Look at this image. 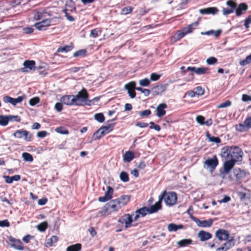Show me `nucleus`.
<instances>
[{
    "mask_svg": "<svg viewBox=\"0 0 251 251\" xmlns=\"http://www.w3.org/2000/svg\"><path fill=\"white\" fill-rule=\"evenodd\" d=\"M113 193V189L110 186L107 187V190L105 192L104 195L107 197H109L110 200L112 197V195Z\"/></svg>",
    "mask_w": 251,
    "mask_h": 251,
    "instance_id": "nucleus-45",
    "label": "nucleus"
},
{
    "mask_svg": "<svg viewBox=\"0 0 251 251\" xmlns=\"http://www.w3.org/2000/svg\"><path fill=\"white\" fill-rule=\"evenodd\" d=\"M48 227V223L47 222H44L37 226V228L40 231L43 232L46 230Z\"/></svg>",
    "mask_w": 251,
    "mask_h": 251,
    "instance_id": "nucleus-38",
    "label": "nucleus"
},
{
    "mask_svg": "<svg viewBox=\"0 0 251 251\" xmlns=\"http://www.w3.org/2000/svg\"><path fill=\"white\" fill-rule=\"evenodd\" d=\"M7 115H0V125L6 126L8 123Z\"/></svg>",
    "mask_w": 251,
    "mask_h": 251,
    "instance_id": "nucleus-37",
    "label": "nucleus"
},
{
    "mask_svg": "<svg viewBox=\"0 0 251 251\" xmlns=\"http://www.w3.org/2000/svg\"><path fill=\"white\" fill-rule=\"evenodd\" d=\"M40 101V99L38 97H35L30 100L29 104L31 106H34L38 103Z\"/></svg>",
    "mask_w": 251,
    "mask_h": 251,
    "instance_id": "nucleus-56",
    "label": "nucleus"
},
{
    "mask_svg": "<svg viewBox=\"0 0 251 251\" xmlns=\"http://www.w3.org/2000/svg\"><path fill=\"white\" fill-rule=\"evenodd\" d=\"M183 228V226L182 225H176L175 224H169L168 225V230L169 231H176L178 229H182Z\"/></svg>",
    "mask_w": 251,
    "mask_h": 251,
    "instance_id": "nucleus-30",
    "label": "nucleus"
},
{
    "mask_svg": "<svg viewBox=\"0 0 251 251\" xmlns=\"http://www.w3.org/2000/svg\"><path fill=\"white\" fill-rule=\"evenodd\" d=\"M219 163L218 160L216 155L212 158L206 160L204 163V167L208 169L210 172H212L215 169Z\"/></svg>",
    "mask_w": 251,
    "mask_h": 251,
    "instance_id": "nucleus-5",
    "label": "nucleus"
},
{
    "mask_svg": "<svg viewBox=\"0 0 251 251\" xmlns=\"http://www.w3.org/2000/svg\"><path fill=\"white\" fill-rule=\"evenodd\" d=\"M192 243V240L190 239H182L181 240L177 242V244L179 247H182L186 246L188 245L191 244Z\"/></svg>",
    "mask_w": 251,
    "mask_h": 251,
    "instance_id": "nucleus-33",
    "label": "nucleus"
},
{
    "mask_svg": "<svg viewBox=\"0 0 251 251\" xmlns=\"http://www.w3.org/2000/svg\"><path fill=\"white\" fill-rule=\"evenodd\" d=\"M61 102L66 105H75V101L74 95H66L62 97L60 100Z\"/></svg>",
    "mask_w": 251,
    "mask_h": 251,
    "instance_id": "nucleus-14",
    "label": "nucleus"
},
{
    "mask_svg": "<svg viewBox=\"0 0 251 251\" xmlns=\"http://www.w3.org/2000/svg\"><path fill=\"white\" fill-rule=\"evenodd\" d=\"M163 199L166 205L173 206L175 204L177 201V195L175 192H170L166 193L164 192L161 198L160 199Z\"/></svg>",
    "mask_w": 251,
    "mask_h": 251,
    "instance_id": "nucleus-3",
    "label": "nucleus"
},
{
    "mask_svg": "<svg viewBox=\"0 0 251 251\" xmlns=\"http://www.w3.org/2000/svg\"><path fill=\"white\" fill-rule=\"evenodd\" d=\"M208 70V69L207 68L205 67L197 68L196 74L199 75L205 74L206 73Z\"/></svg>",
    "mask_w": 251,
    "mask_h": 251,
    "instance_id": "nucleus-43",
    "label": "nucleus"
},
{
    "mask_svg": "<svg viewBox=\"0 0 251 251\" xmlns=\"http://www.w3.org/2000/svg\"><path fill=\"white\" fill-rule=\"evenodd\" d=\"M95 119L100 123H102L104 121V116L101 113L96 114L94 115Z\"/></svg>",
    "mask_w": 251,
    "mask_h": 251,
    "instance_id": "nucleus-42",
    "label": "nucleus"
},
{
    "mask_svg": "<svg viewBox=\"0 0 251 251\" xmlns=\"http://www.w3.org/2000/svg\"><path fill=\"white\" fill-rule=\"evenodd\" d=\"M231 105V102L230 100H226L225 102H224L223 103H222L220 104H219L217 106V107L219 108H225V107H229Z\"/></svg>",
    "mask_w": 251,
    "mask_h": 251,
    "instance_id": "nucleus-50",
    "label": "nucleus"
},
{
    "mask_svg": "<svg viewBox=\"0 0 251 251\" xmlns=\"http://www.w3.org/2000/svg\"><path fill=\"white\" fill-rule=\"evenodd\" d=\"M73 48V45L71 44L70 45L65 46L63 47H60L57 49V51L58 52H68L71 50Z\"/></svg>",
    "mask_w": 251,
    "mask_h": 251,
    "instance_id": "nucleus-35",
    "label": "nucleus"
},
{
    "mask_svg": "<svg viewBox=\"0 0 251 251\" xmlns=\"http://www.w3.org/2000/svg\"><path fill=\"white\" fill-rule=\"evenodd\" d=\"M81 249V245L77 243L68 246L66 249V251H79Z\"/></svg>",
    "mask_w": 251,
    "mask_h": 251,
    "instance_id": "nucleus-32",
    "label": "nucleus"
},
{
    "mask_svg": "<svg viewBox=\"0 0 251 251\" xmlns=\"http://www.w3.org/2000/svg\"><path fill=\"white\" fill-rule=\"evenodd\" d=\"M22 157L25 161L32 162L33 160L32 156L30 153L27 152L23 153Z\"/></svg>",
    "mask_w": 251,
    "mask_h": 251,
    "instance_id": "nucleus-39",
    "label": "nucleus"
},
{
    "mask_svg": "<svg viewBox=\"0 0 251 251\" xmlns=\"http://www.w3.org/2000/svg\"><path fill=\"white\" fill-rule=\"evenodd\" d=\"M236 162L232 159H229L225 161L224 163V172L226 174H228L230 170L234 167Z\"/></svg>",
    "mask_w": 251,
    "mask_h": 251,
    "instance_id": "nucleus-17",
    "label": "nucleus"
},
{
    "mask_svg": "<svg viewBox=\"0 0 251 251\" xmlns=\"http://www.w3.org/2000/svg\"><path fill=\"white\" fill-rule=\"evenodd\" d=\"M54 108L58 112H60L63 108L62 103L61 102H57L55 104Z\"/></svg>",
    "mask_w": 251,
    "mask_h": 251,
    "instance_id": "nucleus-63",
    "label": "nucleus"
},
{
    "mask_svg": "<svg viewBox=\"0 0 251 251\" xmlns=\"http://www.w3.org/2000/svg\"><path fill=\"white\" fill-rule=\"evenodd\" d=\"M251 63V54L246 57L245 60H241L239 64L241 66H244Z\"/></svg>",
    "mask_w": 251,
    "mask_h": 251,
    "instance_id": "nucleus-41",
    "label": "nucleus"
},
{
    "mask_svg": "<svg viewBox=\"0 0 251 251\" xmlns=\"http://www.w3.org/2000/svg\"><path fill=\"white\" fill-rule=\"evenodd\" d=\"M161 208V199L156 202L154 205H151L149 208V214L156 212L158 210Z\"/></svg>",
    "mask_w": 251,
    "mask_h": 251,
    "instance_id": "nucleus-28",
    "label": "nucleus"
},
{
    "mask_svg": "<svg viewBox=\"0 0 251 251\" xmlns=\"http://www.w3.org/2000/svg\"><path fill=\"white\" fill-rule=\"evenodd\" d=\"M196 95H202L204 93V90L201 86H198L195 88V91Z\"/></svg>",
    "mask_w": 251,
    "mask_h": 251,
    "instance_id": "nucleus-59",
    "label": "nucleus"
},
{
    "mask_svg": "<svg viewBox=\"0 0 251 251\" xmlns=\"http://www.w3.org/2000/svg\"><path fill=\"white\" fill-rule=\"evenodd\" d=\"M251 127V117L247 118L243 123L236 126V129L240 132L248 130Z\"/></svg>",
    "mask_w": 251,
    "mask_h": 251,
    "instance_id": "nucleus-7",
    "label": "nucleus"
},
{
    "mask_svg": "<svg viewBox=\"0 0 251 251\" xmlns=\"http://www.w3.org/2000/svg\"><path fill=\"white\" fill-rule=\"evenodd\" d=\"M196 121L200 124L201 125H204L205 118L202 116H198L196 118Z\"/></svg>",
    "mask_w": 251,
    "mask_h": 251,
    "instance_id": "nucleus-57",
    "label": "nucleus"
},
{
    "mask_svg": "<svg viewBox=\"0 0 251 251\" xmlns=\"http://www.w3.org/2000/svg\"><path fill=\"white\" fill-rule=\"evenodd\" d=\"M147 214H149V208L144 207L140 208L135 211V215L134 217V220L137 221L140 217H144Z\"/></svg>",
    "mask_w": 251,
    "mask_h": 251,
    "instance_id": "nucleus-16",
    "label": "nucleus"
},
{
    "mask_svg": "<svg viewBox=\"0 0 251 251\" xmlns=\"http://www.w3.org/2000/svg\"><path fill=\"white\" fill-rule=\"evenodd\" d=\"M248 5L245 3H240L238 7L236 8V14L237 16H240L243 14V12L248 9Z\"/></svg>",
    "mask_w": 251,
    "mask_h": 251,
    "instance_id": "nucleus-25",
    "label": "nucleus"
},
{
    "mask_svg": "<svg viewBox=\"0 0 251 251\" xmlns=\"http://www.w3.org/2000/svg\"><path fill=\"white\" fill-rule=\"evenodd\" d=\"M8 121H14L16 122H19L21 121V118L19 116H13V115H7Z\"/></svg>",
    "mask_w": 251,
    "mask_h": 251,
    "instance_id": "nucleus-52",
    "label": "nucleus"
},
{
    "mask_svg": "<svg viewBox=\"0 0 251 251\" xmlns=\"http://www.w3.org/2000/svg\"><path fill=\"white\" fill-rule=\"evenodd\" d=\"M134 157V153L130 151H126L124 155V160L126 162H130Z\"/></svg>",
    "mask_w": 251,
    "mask_h": 251,
    "instance_id": "nucleus-31",
    "label": "nucleus"
},
{
    "mask_svg": "<svg viewBox=\"0 0 251 251\" xmlns=\"http://www.w3.org/2000/svg\"><path fill=\"white\" fill-rule=\"evenodd\" d=\"M68 10H69V9L66 8L64 9L63 11L65 13V16L67 18V20L70 22H73L75 20V19L73 16L69 14V13L67 12Z\"/></svg>",
    "mask_w": 251,
    "mask_h": 251,
    "instance_id": "nucleus-54",
    "label": "nucleus"
},
{
    "mask_svg": "<svg viewBox=\"0 0 251 251\" xmlns=\"http://www.w3.org/2000/svg\"><path fill=\"white\" fill-rule=\"evenodd\" d=\"M12 135L16 138L23 139L27 142L30 141L33 137L30 132L24 129L16 130Z\"/></svg>",
    "mask_w": 251,
    "mask_h": 251,
    "instance_id": "nucleus-4",
    "label": "nucleus"
},
{
    "mask_svg": "<svg viewBox=\"0 0 251 251\" xmlns=\"http://www.w3.org/2000/svg\"><path fill=\"white\" fill-rule=\"evenodd\" d=\"M206 136L211 142L216 143L217 144H219L221 142V139L219 137L211 136L208 132H206Z\"/></svg>",
    "mask_w": 251,
    "mask_h": 251,
    "instance_id": "nucleus-34",
    "label": "nucleus"
},
{
    "mask_svg": "<svg viewBox=\"0 0 251 251\" xmlns=\"http://www.w3.org/2000/svg\"><path fill=\"white\" fill-rule=\"evenodd\" d=\"M120 178L121 181L124 182H126L129 181L128 174L126 172H122L120 174Z\"/></svg>",
    "mask_w": 251,
    "mask_h": 251,
    "instance_id": "nucleus-36",
    "label": "nucleus"
},
{
    "mask_svg": "<svg viewBox=\"0 0 251 251\" xmlns=\"http://www.w3.org/2000/svg\"><path fill=\"white\" fill-rule=\"evenodd\" d=\"M151 114V111L150 109H147L139 112V116L142 117H147Z\"/></svg>",
    "mask_w": 251,
    "mask_h": 251,
    "instance_id": "nucleus-44",
    "label": "nucleus"
},
{
    "mask_svg": "<svg viewBox=\"0 0 251 251\" xmlns=\"http://www.w3.org/2000/svg\"><path fill=\"white\" fill-rule=\"evenodd\" d=\"M125 224V227L126 228H129L131 226V224L133 221L132 215L127 214L125 215L123 218Z\"/></svg>",
    "mask_w": 251,
    "mask_h": 251,
    "instance_id": "nucleus-27",
    "label": "nucleus"
},
{
    "mask_svg": "<svg viewBox=\"0 0 251 251\" xmlns=\"http://www.w3.org/2000/svg\"><path fill=\"white\" fill-rule=\"evenodd\" d=\"M206 62L208 65H213L217 62V59L214 57H210L206 59Z\"/></svg>",
    "mask_w": 251,
    "mask_h": 251,
    "instance_id": "nucleus-51",
    "label": "nucleus"
},
{
    "mask_svg": "<svg viewBox=\"0 0 251 251\" xmlns=\"http://www.w3.org/2000/svg\"><path fill=\"white\" fill-rule=\"evenodd\" d=\"M24 98V96H20L17 98H13L10 96H6L3 98V101L5 103H10L15 106L17 103L21 102Z\"/></svg>",
    "mask_w": 251,
    "mask_h": 251,
    "instance_id": "nucleus-9",
    "label": "nucleus"
},
{
    "mask_svg": "<svg viewBox=\"0 0 251 251\" xmlns=\"http://www.w3.org/2000/svg\"><path fill=\"white\" fill-rule=\"evenodd\" d=\"M90 36L93 38L97 37L98 36V30L97 28L92 30Z\"/></svg>",
    "mask_w": 251,
    "mask_h": 251,
    "instance_id": "nucleus-64",
    "label": "nucleus"
},
{
    "mask_svg": "<svg viewBox=\"0 0 251 251\" xmlns=\"http://www.w3.org/2000/svg\"><path fill=\"white\" fill-rule=\"evenodd\" d=\"M165 90V87L163 85H157L152 88L151 91L153 95H158Z\"/></svg>",
    "mask_w": 251,
    "mask_h": 251,
    "instance_id": "nucleus-26",
    "label": "nucleus"
},
{
    "mask_svg": "<svg viewBox=\"0 0 251 251\" xmlns=\"http://www.w3.org/2000/svg\"><path fill=\"white\" fill-rule=\"evenodd\" d=\"M117 200L119 201L120 204L122 207L124 205H126L127 202L129 201L130 197L128 195H123L121 196L119 198L117 199Z\"/></svg>",
    "mask_w": 251,
    "mask_h": 251,
    "instance_id": "nucleus-29",
    "label": "nucleus"
},
{
    "mask_svg": "<svg viewBox=\"0 0 251 251\" xmlns=\"http://www.w3.org/2000/svg\"><path fill=\"white\" fill-rule=\"evenodd\" d=\"M24 68L22 69L23 72H27V69L30 70H35V62L34 60H26L23 64Z\"/></svg>",
    "mask_w": 251,
    "mask_h": 251,
    "instance_id": "nucleus-19",
    "label": "nucleus"
},
{
    "mask_svg": "<svg viewBox=\"0 0 251 251\" xmlns=\"http://www.w3.org/2000/svg\"><path fill=\"white\" fill-rule=\"evenodd\" d=\"M198 237L201 241H205L212 237V234L204 230H200L198 233Z\"/></svg>",
    "mask_w": 251,
    "mask_h": 251,
    "instance_id": "nucleus-20",
    "label": "nucleus"
},
{
    "mask_svg": "<svg viewBox=\"0 0 251 251\" xmlns=\"http://www.w3.org/2000/svg\"><path fill=\"white\" fill-rule=\"evenodd\" d=\"M88 94L85 88L78 92L76 95L74 96L75 105L83 106L90 105L92 100H88Z\"/></svg>",
    "mask_w": 251,
    "mask_h": 251,
    "instance_id": "nucleus-1",
    "label": "nucleus"
},
{
    "mask_svg": "<svg viewBox=\"0 0 251 251\" xmlns=\"http://www.w3.org/2000/svg\"><path fill=\"white\" fill-rule=\"evenodd\" d=\"M9 226L10 224L7 220L0 221V227H9Z\"/></svg>",
    "mask_w": 251,
    "mask_h": 251,
    "instance_id": "nucleus-62",
    "label": "nucleus"
},
{
    "mask_svg": "<svg viewBox=\"0 0 251 251\" xmlns=\"http://www.w3.org/2000/svg\"><path fill=\"white\" fill-rule=\"evenodd\" d=\"M51 21V20L47 19L35 24L34 26L39 30H44L50 25Z\"/></svg>",
    "mask_w": 251,
    "mask_h": 251,
    "instance_id": "nucleus-13",
    "label": "nucleus"
},
{
    "mask_svg": "<svg viewBox=\"0 0 251 251\" xmlns=\"http://www.w3.org/2000/svg\"><path fill=\"white\" fill-rule=\"evenodd\" d=\"M160 75L155 73H152L151 75L150 79L152 81H156L159 79Z\"/></svg>",
    "mask_w": 251,
    "mask_h": 251,
    "instance_id": "nucleus-61",
    "label": "nucleus"
},
{
    "mask_svg": "<svg viewBox=\"0 0 251 251\" xmlns=\"http://www.w3.org/2000/svg\"><path fill=\"white\" fill-rule=\"evenodd\" d=\"M136 84L134 81H131L125 85V88L127 90V93L132 99L134 98L136 96V93L134 89L136 88L135 87Z\"/></svg>",
    "mask_w": 251,
    "mask_h": 251,
    "instance_id": "nucleus-10",
    "label": "nucleus"
},
{
    "mask_svg": "<svg viewBox=\"0 0 251 251\" xmlns=\"http://www.w3.org/2000/svg\"><path fill=\"white\" fill-rule=\"evenodd\" d=\"M215 236L219 240H226L229 238V234L225 229H219L216 231Z\"/></svg>",
    "mask_w": 251,
    "mask_h": 251,
    "instance_id": "nucleus-11",
    "label": "nucleus"
},
{
    "mask_svg": "<svg viewBox=\"0 0 251 251\" xmlns=\"http://www.w3.org/2000/svg\"><path fill=\"white\" fill-rule=\"evenodd\" d=\"M66 6L67 7H70L71 9V11H73V10H75V3L73 2V0H69V2H67L66 4Z\"/></svg>",
    "mask_w": 251,
    "mask_h": 251,
    "instance_id": "nucleus-60",
    "label": "nucleus"
},
{
    "mask_svg": "<svg viewBox=\"0 0 251 251\" xmlns=\"http://www.w3.org/2000/svg\"><path fill=\"white\" fill-rule=\"evenodd\" d=\"M226 4L230 8H233L234 10L237 8V4L235 1L233 0H229L227 1L226 2Z\"/></svg>",
    "mask_w": 251,
    "mask_h": 251,
    "instance_id": "nucleus-46",
    "label": "nucleus"
},
{
    "mask_svg": "<svg viewBox=\"0 0 251 251\" xmlns=\"http://www.w3.org/2000/svg\"><path fill=\"white\" fill-rule=\"evenodd\" d=\"M107 208L111 209L112 211H116L122 208L121 205L116 199L112 200L106 204Z\"/></svg>",
    "mask_w": 251,
    "mask_h": 251,
    "instance_id": "nucleus-15",
    "label": "nucleus"
},
{
    "mask_svg": "<svg viewBox=\"0 0 251 251\" xmlns=\"http://www.w3.org/2000/svg\"><path fill=\"white\" fill-rule=\"evenodd\" d=\"M231 147H225L221 150V155L225 159H231Z\"/></svg>",
    "mask_w": 251,
    "mask_h": 251,
    "instance_id": "nucleus-24",
    "label": "nucleus"
},
{
    "mask_svg": "<svg viewBox=\"0 0 251 251\" xmlns=\"http://www.w3.org/2000/svg\"><path fill=\"white\" fill-rule=\"evenodd\" d=\"M231 159L235 162L241 161L242 159L243 153L241 149L238 147H231Z\"/></svg>",
    "mask_w": 251,
    "mask_h": 251,
    "instance_id": "nucleus-6",
    "label": "nucleus"
},
{
    "mask_svg": "<svg viewBox=\"0 0 251 251\" xmlns=\"http://www.w3.org/2000/svg\"><path fill=\"white\" fill-rule=\"evenodd\" d=\"M55 131L57 133H59L62 134H68L69 131L63 127H59L55 129Z\"/></svg>",
    "mask_w": 251,
    "mask_h": 251,
    "instance_id": "nucleus-48",
    "label": "nucleus"
},
{
    "mask_svg": "<svg viewBox=\"0 0 251 251\" xmlns=\"http://www.w3.org/2000/svg\"><path fill=\"white\" fill-rule=\"evenodd\" d=\"M139 83L141 86L146 87L149 85L150 83V81L149 79L146 78L140 80L139 81Z\"/></svg>",
    "mask_w": 251,
    "mask_h": 251,
    "instance_id": "nucleus-47",
    "label": "nucleus"
},
{
    "mask_svg": "<svg viewBox=\"0 0 251 251\" xmlns=\"http://www.w3.org/2000/svg\"><path fill=\"white\" fill-rule=\"evenodd\" d=\"M101 131H98V130H97L96 132H94L93 135V139L94 140H96L100 139L101 137L103 136L104 135H100Z\"/></svg>",
    "mask_w": 251,
    "mask_h": 251,
    "instance_id": "nucleus-58",
    "label": "nucleus"
},
{
    "mask_svg": "<svg viewBox=\"0 0 251 251\" xmlns=\"http://www.w3.org/2000/svg\"><path fill=\"white\" fill-rule=\"evenodd\" d=\"M114 126V124H110L108 126H102L98 129V131H101V135H104L112 130Z\"/></svg>",
    "mask_w": 251,
    "mask_h": 251,
    "instance_id": "nucleus-23",
    "label": "nucleus"
},
{
    "mask_svg": "<svg viewBox=\"0 0 251 251\" xmlns=\"http://www.w3.org/2000/svg\"><path fill=\"white\" fill-rule=\"evenodd\" d=\"M198 25V22L196 21L183 28L182 30L177 31L174 36V38L176 40H180L186 34L191 33L193 29L197 26Z\"/></svg>",
    "mask_w": 251,
    "mask_h": 251,
    "instance_id": "nucleus-2",
    "label": "nucleus"
},
{
    "mask_svg": "<svg viewBox=\"0 0 251 251\" xmlns=\"http://www.w3.org/2000/svg\"><path fill=\"white\" fill-rule=\"evenodd\" d=\"M235 243L233 239L228 240L221 247L218 248L216 251H226L234 246Z\"/></svg>",
    "mask_w": 251,
    "mask_h": 251,
    "instance_id": "nucleus-18",
    "label": "nucleus"
},
{
    "mask_svg": "<svg viewBox=\"0 0 251 251\" xmlns=\"http://www.w3.org/2000/svg\"><path fill=\"white\" fill-rule=\"evenodd\" d=\"M8 240L10 242V245L12 248L17 250H23L24 249L23 244L19 239L9 236L8 237Z\"/></svg>",
    "mask_w": 251,
    "mask_h": 251,
    "instance_id": "nucleus-8",
    "label": "nucleus"
},
{
    "mask_svg": "<svg viewBox=\"0 0 251 251\" xmlns=\"http://www.w3.org/2000/svg\"><path fill=\"white\" fill-rule=\"evenodd\" d=\"M223 14L224 15H227L230 14L234 12V10L233 8H223Z\"/></svg>",
    "mask_w": 251,
    "mask_h": 251,
    "instance_id": "nucleus-55",
    "label": "nucleus"
},
{
    "mask_svg": "<svg viewBox=\"0 0 251 251\" xmlns=\"http://www.w3.org/2000/svg\"><path fill=\"white\" fill-rule=\"evenodd\" d=\"M167 105L165 103H161L159 104L156 108V115L158 117H161L165 115Z\"/></svg>",
    "mask_w": 251,
    "mask_h": 251,
    "instance_id": "nucleus-21",
    "label": "nucleus"
},
{
    "mask_svg": "<svg viewBox=\"0 0 251 251\" xmlns=\"http://www.w3.org/2000/svg\"><path fill=\"white\" fill-rule=\"evenodd\" d=\"M133 8L130 6L124 8L121 11L122 14L126 15L130 13L132 11Z\"/></svg>",
    "mask_w": 251,
    "mask_h": 251,
    "instance_id": "nucleus-53",
    "label": "nucleus"
},
{
    "mask_svg": "<svg viewBox=\"0 0 251 251\" xmlns=\"http://www.w3.org/2000/svg\"><path fill=\"white\" fill-rule=\"evenodd\" d=\"M219 10L215 7H208L206 8L201 9L199 12L201 14H210L214 15L218 13Z\"/></svg>",
    "mask_w": 251,
    "mask_h": 251,
    "instance_id": "nucleus-22",
    "label": "nucleus"
},
{
    "mask_svg": "<svg viewBox=\"0 0 251 251\" xmlns=\"http://www.w3.org/2000/svg\"><path fill=\"white\" fill-rule=\"evenodd\" d=\"M193 220L197 224L198 226L202 227H210L213 223V220L212 219L201 221L198 218L194 217Z\"/></svg>",
    "mask_w": 251,
    "mask_h": 251,
    "instance_id": "nucleus-12",
    "label": "nucleus"
},
{
    "mask_svg": "<svg viewBox=\"0 0 251 251\" xmlns=\"http://www.w3.org/2000/svg\"><path fill=\"white\" fill-rule=\"evenodd\" d=\"M135 89L137 91L141 92L143 94H144L145 96H148L151 92L150 90L147 89L142 88L141 87H136Z\"/></svg>",
    "mask_w": 251,
    "mask_h": 251,
    "instance_id": "nucleus-49",
    "label": "nucleus"
},
{
    "mask_svg": "<svg viewBox=\"0 0 251 251\" xmlns=\"http://www.w3.org/2000/svg\"><path fill=\"white\" fill-rule=\"evenodd\" d=\"M86 54V50L82 49L79 50L74 53L73 56L75 57H83Z\"/></svg>",
    "mask_w": 251,
    "mask_h": 251,
    "instance_id": "nucleus-40",
    "label": "nucleus"
}]
</instances>
